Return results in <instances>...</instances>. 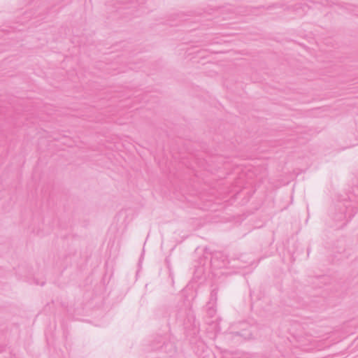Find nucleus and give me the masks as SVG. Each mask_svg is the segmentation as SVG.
I'll list each match as a JSON object with an SVG mask.
<instances>
[{
	"mask_svg": "<svg viewBox=\"0 0 358 358\" xmlns=\"http://www.w3.org/2000/svg\"><path fill=\"white\" fill-rule=\"evenodd\" d=\"M211 264L217 267H225L229 264V262L226 257L221 252H215L211 257Z\"/></svg>",
	"mask_w": 358,
	"mask_h": 358,
	"instance_id": "nucleus-5",
	"label": "nucleus"
},
{
	"mask_svg": "<svg viewBox=\"0 0 358 358\" xmlns=\"http://www.w3.org/2000/svg\"><path fill=\"white\" fill-rule=\"evenodd\" d=\"M236 329V331L231 332L232 334L241 336L244 339H250L252 338L256 327L250 325L248 322L243 321L237 324Z\"/></svg>",
	"mask_w": 358,
	"mask_h": 358,
	"instance_id": "nucleus-4",
	"label": "nucleus"
},
{
	"mask_svg": "<svg viewBox=\"0 0 358 358\" xmlns=\"http://www.w3.org/2000/svg\"><path fill=\"white\" fill-rule=\"evenodd\" d=\"M296 9H299L300 8L303 11H306L307 9H308L310 8V6L306 3L299 4V5H296Z\"/></svg>",
	"mask_w": 358,
	"mask_h": 358,
	"instance_id": "nucleus-9",
	"label": "nucleus"
},
{
	"mask_svg": "<svg viewBox=\"0 0 358 358\" xmlns=\"http://www.w3.org/2000/svg\"><path fill=\"white\" fill-rule=\"evenodd\" d=\"M336 208L339 209L340 212L337 213L334 219L336 222L343 221L347 220L346 222L350 220L355 214L357 213V210L355 207L352 206L349 202L347 203H339Z\"/></svg>",
	"mask_w": 358,
	"mask_h": 358,
	"instance_id": "nucleus-3",
	"label": "nucleus"
},
{
	"mask_svg": "<svg viewBox=\"0 0 358 358\" xmlns=\"http://www.w3.org/2000/svg\"><path fill=\"white\" fill-rule=\"evenodd\" d=\"M341 8L346 10L349 13L354 14L355 15H358V8L353 5L345 3L341 6Z\"/></svg>",
	"mask_w": 358,
	"mask_h": 358,
	"instance_id": "nucleus-6",
	"label": "nucleus"
},
{
	"mask_svg": "<svg viewBox=\"0 0 358 358\" xmlns=\"http://www.w3.org/2000/svg\"><path fill=\"white\" fill-rule=\"evenodd\" d=\"M326 279H327V277H326V276H324V275H322V276H320V277L317 278V280H319L320 281H321V282H324V280H325Z\"/></svg>",
	"mask_w": 358,
	"mask_h": 358,
	"instance_id": "nucleus-10",
	"label": "nucleus"
},
{
	"mask_svg": "<svg viewBox=\"0 0 358 358\" xmlns=\"http://www.w3.org/2000/svg\"><path fill=\"white\" fill-rule=\"evenodd\" d=\"M217 292H218L217 288H214L213 289H212V291L210 292V301H209V302H210V304H213V303L216 302V301L217 299Z\"/></svg>",
	"mask_w": 358,
	"mask_h": 358,
	"instance_id": "nucleus-8",
	"label": "nucleus"
},
{
	"mask_svg": "<svg viewBox=\"0 0 358 358\" xmlns=\"http://www.w3.org/2000/svg\"><path fill=\"white\" fill-rule=\"evenodd\" d=\"M35 283L36 285H40L41 286H43L45 285V282H42L41 283H39L38 280H36Z\"/></svg>",
	"mask_w": 358,
	"mask_h": 358,
	"instance_id": "nucleus-11",
	"label": "nucleus"
},
{
	"mask_svg": "<svg viewBox=\"0 0 358 358\" xmlns=\"http://www.w3.org/2000/svg\"><path fill=\"white\" fill-rule=\"evenodd\" d=\"M149 346L152 351H159L166 353L169 357L176 355L177 349L175 343L163 336H156L150 342Z\"/></svg>",
	"mask_w": 358,
	"mask_h": 358,
	"instance_id": "nucleus-2",
	"label": "nucleus"
},
{
	"mask_svg": "<svg viewBox=\"0 0 358 358\" xmlns=\"http://www.w3.org/2000/svg\"><path fill=\"white\" fill-rule=\"evenodd\" d=\"M206 308V314L209 317H213L216 313V309L213 307V304L208 302Z\"/></svg>",
	"mask_w": 358,
	"mask_h": 358,
	"instance_id": "nucleus-7",
	"label": "nucleus"
},
{
	"mask_svg": "<svg viewBox=\"0 0 358 358\" xmlns=\"http://www.w3.org/2000/svg\"><path fill=\"white\" fill-rule=\"evenodd\" d=\"M176 320L183 322L187 336L191 337L190 341L197 339L200 328L199 322L196 320V316L191 308L180 309L176 315Z\"/></svg>",
	"mask_w": 358,
	"mask_h": 358,
	"instance_id": "nucleus-1",
	"label": "nucleus"
}]
</instances>
